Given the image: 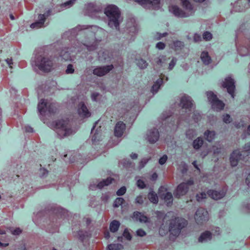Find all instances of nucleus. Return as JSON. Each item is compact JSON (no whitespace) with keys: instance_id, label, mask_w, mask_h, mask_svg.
<instances>
[{"instance_id":"b1692460","label":"nucleus","mask_w":250,"mask_h":250,"mask_svg":"<svg viewBox=\"0 0 250 250\" xmlns=\"http://www.w3.org/2000/svg\"><path fill=\"white\" fill-rule=\"evenodd\" d=\"M239 54L242 56L250 55V41L247 45L240 46L237 47Z\"/></svg>"},{"instance_id":"8fccbe9b","label":"nucleus","mask_w":250,"mask_h":250,"mask_svg":"<svg viewBox=\"0 0 250 250\" xmlns=\"http://www.w3.org/2000/svg\"><path fill=\"white\" fill-rule=\"evenodd\" d=\"M203 38L206 41H210L212 39V36L210 32L206 31L204 33Z\"/></svg>"},{"instance_id":"2f4dec72","label":"nucleus","mask_w":250,"mask_h":250,"mask_svg":"<svg viewBox=\"0 0 250 250\" xmlns=\"http://www.w3.org/2000/svg\"><path fill=\"white\" fill-rule=\"evenodd\" d=\"M120 226V223L116 220L112 221L109 225V229L111 232H115L118 231Z\"/></svg>"},{"instance_id":"c85d7f7f","label":"nucleus","mask_w":250,"mask_h":250,"mask_svg":"<svg viewBox=\"0 0 250 250\" xmlns=\"http://www.w3.org/2000/svg\"><path fill=\"white\" fill-rule=\"evenodd\" d=\"M53 212L56 214L57 218H59V217L61 218H64L67 214V212L66 210L59 207L55 208L53 210Z\"/></svg>"},{"instance_id":"49530a36","label":"nucleus","mask_w":250,"mask_h":250,"mask_svg":"<svg viewBox=\"0 0 250 250\" xmlns=\"http://www.w3.org/2000/svg\"><path fill=\"white\" fill-rule=\"evenodd\" d=\"M124 202V199L122 197L117 198L114 202L113 207L114 208H118L122 205Z\"/></svg>"},{"instance_id":"052dcab7","label":"nucleus","mask_w":250,"mask_h":250,"mask_svg":"<svg viewBox=\"0 0 250 250\" xmlns=\"http://www.w3.org/2000/svg\"><path fill=\"white\" fill-rule=\"evenodd\" d=\"M123 235L128 240H130L131 239V235L127 229H125L124 230Z\"/></svg>"},{"instance_id":"4be33fe9","label":"nucleus","mask_w":250,"mask_h":250,"mask_svg":"<svg viewBox=\"0 0 250 250\" xmlns=\"http://www.w3.org/2000/svg\"><path fill=\"white\" fill-rule=\"evenodd\" d=\"M163 187H161L159 189V195L161 198L165 200L167 206H170L173 202V196L171 192H167L166 193H162L161 191L163 189Z\"/></svg>"},{"instance_id":"a18cd8bd","label":"nucleus","mask_w":250,"mask_h":250,"mask_svg":"<svg viewBox=\"0 0 250 250\" xmlns=\"http://www.w3.org/2000/svg\"><path fill=\"white\" fill-rule=\"evenodd\" d=\"M207 95L208 101L210 102L211 104L217 99L216 95H215L212 92H207Z\"/></svg>"},{"instance_id":"423d86ee","label":"nucleus","mask_w":250,"mask_h":250,"mask_svg":"<svg viewBox=\"0 0 250 250\" xmlns=\"http://www.w3.org/2000/svg\"><path fill=\"white\" fill-rule=\"evenodd\" d=\"M246 156L250 157V143L245 145L244 150L242 153H240L238 150H235L232 152L229 158L231 166H236L240 160L246 161Z\"/></svg>"},{"instance_id":"4468645a","label":"nucleus","mask_w":250,"mask_h":250,"mask_svg":"<svg viewBox=\"0 0 250 250\" xmlns=\"http://www.w3.org/2000/svg\"><path fill=\"white\" fill-rule=\"evenodd\" d=\"M51 15V10L49 9L43 14H40L38 16V21L31 24L32 28H39L44 26L45 19Z\"/></svg>"},{"instance_id":"473e14b6","label":"nucleus","mask_w":250,"mask_h":250,"mask_svg":"<svg viewBox=\"0 0 250 250\" xmlns=\"http://www.w3.org/2000/svg\"><path fill=\"white\" fill-rule=\"evenodd\" d=\"M110 58L109 56V52L107 50L100 51L98 53V58L101 61H105Z\"/></svg>"},{"instance_id":"ea45409f","label":"nucleus","mask_w":250,"mask_h":250,"mask_svg":"<svg viewBox=\"0 0 250 250\" xmlns=\"http://www.w3.org/2000/svg\"><path fill=\"white\" fill-rule=\"evenodd\" d=\"M123 246L120 244H111L107 246L108 250H120Z\"/></svg>"},{"instance_id":"f704fd0d","label":"nucleus","mask_w":250,"mask_h":250,"mask_svg":"<svg viewBox=\"0 0 250 250\" xmlns=\"http://www.w3.org/2000/svg\"><path fill=\"white\" fill-rule=\"evenodd\" d=\"M163 83V80L161 78L159 79L153 85L151 88V92L154 94L157 92L161 85Z\"/></svg>"},{"instance_id":"de8ad7c7","label":"nucleus","mask_w":250,"mask_h":250,"mask_svg":"<svg viewBox=\"0 0 250 250\" xmlns=\"http://www.w3.org/2000/svg\"><path fill=\"white\" fill-rule=\"evenodd\" d=\"M121 163L123 166L126 168L132 167H134V165L128 159H124Z\"/></svg>"},{"instance_id":"e433bc0d","label":"nucleus","mask_w":250,"mask_h":250,"mask_svg":"<svg viewBox=\"0 0 250 250\" xmlns=\"http://www.w3.org/2000/svg\"><path fill=\"white\" fill-rule=\"evenodd\" d=\"M149 200L154 204H157L158 202V197L157 194L153 191H151L148 194Z\"/></svg>"},{"instance_id":"c756f323","label":"nucleus","mask_w":250,"mask_h":250,"mask_svg":"<svg viewBox=\"0 0 250 250\" xmlns=\"http://www.w3.org/2000/svg\"><path fill=\"white\" fill-rule=\"evenodd\" d=\"M201 59L205 65L209 64L211 62V58L207 52L203 51L201 55Z\"/></svg>"},{"instance_id":"cd10ccee","label":"nucleus","mask_w":250,"mask_h":250,"mask_svg":"<svg viewBox=\"0 0 250 250\" xmlns=\"http://www.w3.org/2000/svg\"><path fill=\"white\" fill-rule=\"evenodd\" d=\"M212 238V234L209 231H206L201 234L199 238V242H206L210 240Z\"/></svg>"},{"instance_id":"e2e57ef3","label":"nucleus","mask_w":250,"mask_h":250,"mask_svg":"<svg viewBox=\"0 0 250 250\" xmlns=\"http://www.w3.org/2000/svg\"><path fill=\"white\" fill-rule=\"evenodd\" d=\"M165 46L166 44L162 42H159L156 45V48L160 50L164 49Z\"/></svg>"},{"instance_id":"58836bf2","label":"nucleus","mask_w":250,"mask_h":250,"mask_svg":"<svg viewBox=\"0 0 250 250\" xmlns=\"http://www.w3.org/2000/svg\"><path fill=\"white\" fill-rule=\"evenodd\" d=\"M136 64L141 69L146 68L148 64L146 62L142 59L136 60Z\"/></svg>"},{"instance_id":"7c9ffc66","label":"nucleus","mask_w":250,"mask_h":250,"mask_svg":"<svg viewBox=\"0 0 250 250\" xmlns=\"http://www.w3.org/2000/svg\"><path fill=\"white\" fill-rule=\"evenodd\" d=\"M215 133L214 131L208 130L204 133L205 139L209 142H212L215 138Z\"/></svg>"},{"instance_id":"6e6552de","label":"nucleus","mask_w":250,"mask_h":250,"mask_svg":"<svg viewBox=\"0 0 250 250\" xmlns=\"http://www.w3.org/2000/svg\"><path fill=\"white\" fill-rule=\"evenodd\" d=\"M187 221L180 217H175L170 221L169 230L171 234L175 236L179 235L181 230L187 225Z\"/></svg>"},{"instance_id":"9b49d317","label":"nucleus","mask_w":250,"mask_h":250,"mask_svg":"<svg viewBox=\"0 0 250 250\" xmlns=\"http://www.w3.org/2000/svg\"><path fill=\"white\" fill-rule=\"evenodd\" d=\"M193 184V181L192 179L188 180L186 182L179 184L175 192L174 195L176 198H180L181 196L185 195L189 189V187Z\"/></svg>"},{"instance_id":"39448f33","label":"nucleus","mask_w":250,"mask_h":250,"mask_svg":"<svg viewBox=\"0 0 250 250\" xmlns=\"http://www.w3.org/2000/svg\"><path fill=\"white\" fill-rule=\"evenodd\" d=\"M184 10H182L176 5L169 7V11L175 16L186 18L192 15L194 13L193 6L188 0H181Z\"/></svg>"},{"instance_id":"ddd939ff","label":"nucleus","mask_w":250,"mask_h":250,"mask_svg":"<svg viewBox=\"0 0 250 250\" xmlns=\"http://www.w3.org/2000/svg\"><path fill=\"white\" fill-rule=\"evenodd\" d=\"M195 219L198 224H202L208 219V211L203 208H198L195 214Z\"/></svg>"},{"instance_id":"f3484780","label":"nucleus","mask_w":250,"mask_h":250,"mask_svg":"<svg viewBox=\"0 0 250 250\" xmlns=\"http://www.w3.org/2000/svg\"><path fill=\"white\" fill-rule=\"evenodd\" d=\"M113 68L112 64L97 66L93 70V73L99 77L103 76L110 72Z\"/></svg>"},{"instance_id":"4c0bfd02","label":"nucleus","mask_w":250,"mask_h":250,"mask_svg":"<svg viewBox=\"0 0 250 250\" xmlns=\"http://www.w3.org/2000/svg\"><path fill=\"white\" fill-rule=\"evenodd\" d=\"M96 124L97 123H95V124ZM95 126L96 125H95L92 128L91 132L92 134H93V135L92 136V141L93 143H95L97 141H99L100 139V134L99 131L98 130H96L95 131H94V128Z\"/></svg>"},{"instance_id":"20e7f679","label":"nucleus","mask_w":250,"mask_h":250,"mask_svg":"<svg viewBox=\"0 0 250 250\" xmlns=\"http://www.w3.org/2000/svg\"><path fill=\"white\" fill-rule=\"evenodd\" d=\"M104 13L107 17L108 26L112 29L118 30L120 24L123 21L119 8L115 5H108L105 8Z\"/></svg>"},{"instance_id":"f03ea898","label":"nucleus","mask_w":250,"mask_h":250,"mask_svg":"<svg viewBox=\"0 0 250 250\" xmlns=\"http://www.w3.org/2000/svg\"><path fill=\"white\" fill-rule=\"evenodd\" d=\"M180 106H181L182 112L185 111L184 114H181L178 119H174L173 116L169 112H164L161 115V120L163 124L165 122V124L167 123V125L166 126H168L169 128L174 129L178 125H180L182 120L188 121L189 117L190 114H192V118L195 122H198L201 119V115L199 112L194 110V105L193 101L190 97L184 95L181 99Z\"/></svg>"},{"instance_id":"13d9d810","label":"nucleus","mask_w":250,"mask_h":250,"mask_svg":"<svg viewBox=\"0 0 250 250\" xmlns=\"http://www.w3.org/2000/svg\"><path fill=\"white\" fill-rule=\"evenodd\" d=\"M143 202H144L143 197L142 195H140L137 196V197L135 199V203L136 204L141 205L143 203Z\"/></svg>"},{"instance_id":"a211bd4d","label":"nucleus","mask_w":250,"mask_h":250,"mask_svg":"<svg viewBox=\"0 0 250 250\" xmlns=\"http://www.w3.org/2000/svg\"><path fill=\"white\" fill-rule=\"evenodd\" d=\"M250 7V0H238L235 3L233 10L242 12Z\"/></svg>"},{"instance_id":"72a5a7b5","label":"nucleus","mask_w":250,"mask_h":250,"mask_svg":"<svg viewBox=\"0 0 250 250\" xmlns=\"http://www.w3.org/2000/svg\"><path fill=\"white\" fill-rule=\"evenodd\" d=\"M113 180V179L110 177L107 178V179L104 180H103L102 181H101L98 184V185L96 186V187L100 189H101L104 186H108L110 184H111Z\"/></svg>"},{"instance_id":"5701e85b","label":"nucleus","mask_w":250,"mask_h":250,"mask_svg":"<svg viewBox=\"0 0 250 250\" xmlns=\"http://www.w3.org/2000/svg\"><path fill=\"white\" fill-rule=\"evenodd\" d=\"M125 128V125L122 122H118L115 127L114 134L117 137L122 136Z\"/></svg>"},{"instance_id":"f257e3e1","label":"nucleus","mask_w":250,"mask_h":250,"mask_svg":"<svg viewBox=\"0 0 250 250\" xmlns=\"http://www.w3.org/2000/svg\"><path fill=\"white\" fill-rule=\"evenodd\" d=\"M105 33L104 30L97 26L78 25L66 32L65 35L68 37L69 40H72L73 38L77 36L83 34L88 35L89 37H86L84 40H82V42L77 41V43L75 44L73 48L77 49L78 52L81 51V49L83 47L90 51L96 49L101 41V39H97L96 36L98 37V35L101 34L104 35Z\"/></svg>"},{"instance_id":"1a4fd4ad","label":"nucleus","mask_w":250,"mask_h":250,"mask_svg":"<svg viewBox=\"0 0 250 250\" xmlns=\"http://www.w3.org/2000/svg\"><path fill=\"white\" fill-rule=\"evenodd\" d=\"M38 110L40 114L43 116L47 112L50 114L55 113L57 108L55 104L50 103L44 99H42L38 104Z\"/></svg>"},{"instance_id":"aec40b11","label":"nucleus","mask_w":250,"mask_h":250,"mask_svg":"<svg viewBox=\"0 0 250 250\" xmlns=\"http://www.w3.org/2000/svg\"><path fill=\"white\" fill-rule=\"evenodd\" d=\"M159 132L156 128L148 130L147 134V139L151 144L156 142L159 138Z\"/></svg>"},{"instance_id":"5fc2aeb1","label":"nucleus","mask_w":250,"mask_h":250,"mask_svg":"<svg viewBox=\"0 0 250 250\" xmlns=\"http://www.w3.org/2000/svg\"><path fill=\"white\" fill-rule=\"evenodd\" d=\"M137 186L140 189H143L146 187V184L145 182L140 179L137 180Z\"/></svg>"},{"instance_id":"c9c22d12","label":"nucleus","mask_w":250,"mask_h":250,"mask_svg":"<svg viewBox=\"0 0 250 250\" xmlns=\"http://www.w3.org/2000/svg\"><path fill=\"white\" fill-rule=\"evenodd\" d=\"M203 140L201 137H198L193 142V147L195 149H199L203 145Z\"/></svg>"},{"instance_id":"680f3d73","label":"nucleus","mask_w":250,"mask_h":250,"mask_svg":"<svg viewBox=\"0 0 250 250\" xmlns=\"http://www.w3.org/2000/svg\"><path fill=\"white\" fill-rule=\"evenodd\" d=\"M163 57H162V58H156L154 59V62L156 63V64L158 65H162L163 62Z\"/></svg>"},{"instance_id":"774afa93","label":"nucleus","mask_w":250,"mask_h":250,"mask_svg":"<svg viewBox=\"0 0 250 250\" xmlns=\"http://www.w3.org/2000/svg\"><path fill=\"white\" fill-rule=\"evenodd\" d=\"M194 42H198L201 40V37L198 34H195L193 37Z\"/></svg>"},{"instance_id":"4d7b16f0","label":"nucleus","mask_w":250,"mask_h":250,"mask_svg":"<svg viewBox=\"0 0 250 250\" xmlns=\"http://www.w3.org/2000/svg\"><path fill=\"white\" fill-rule=\"evenodd\" d=\"M167 159V155H164L162 157H161L159 160V163L163 165L166 163Z\"/></svg>"},{"instance_id":"7ed1b4c3","label":"nucleus","mask_w":250,"mask_h":250,"mask_svg":"<svg viewBox=\"0 0 250 250\" xmlns=\"http://www.w3.org/2000/svg\"><path fill=\"white\" fill-rule=\"evenodd\" d=\"M55 62L54 57L41 49L39 51H36L35 56L32 58L31 64L42 72H49L53 68Z\"/></svg>"},{"instance_id":"09e8293b","label":"nucleus","mask_w":250,"mask_h":250,"mask_svg":"<svg viewBox=\"0 0 250 250\" xmlns=\"http://www.w3.org/2000/svg\"><path fill=\"white\" fill-rule=\"evenodd\" d=\"M196 198L198 202H201L207 198V194L204 192L197 194Z\"/></svg>"},{"instance_id":"864d4df0","label":"nucleus","mask_w":250,"mask_h":250,"mask_svg":"<svg viewBox=\"0 0 250 250\" xmlns=\"http://www.w3.org/2000/svg\"><path fill=\"white\" fill-rule=\"evenodd\" d=\"M126 190V188L125 187H122L117 190L116 194L118 196L123 195L125 193Z\"/></svg>"},{"instance_id":"a19ab883","label":"nucleus","mask_w":250,"mask_h":250,"mask_svg":"<svg viewBox=\"0 0 250 250\" xmlns=\"http://www.w3.org/2000/svg\"><path fill=\"white\" fill-rule=\"evenodd\" d=\"M78 235H79V239L82 241H83L86 238H88V237H89L90 234H89V233L88 232L83 231L82 230H80L78 232Z\"/></svg>"},{"instance_id":"412c9836","label":"nucleus","mask_w":250,"mask_h":250,"mask_svg":"<svg viewBox=\"0 0 250 250\" xmlns=\"http://www.w3.org/2000/svg\"><path fill=\"white\" fill-rule=\"evenodd\" d=\"M135 1L144 7H146L147 5H151L156 8L159 7L160 0H136Z\"/></svg>"},{"instance_id":"6e6d98bb","label":"nucleus","mask_w":250,"mask_h":250,"mask_svg":"<svg viewBox=\"0 0 250 250\" xmlns=\"http://www.w3.org/2000/svg\"><path fill=\"white\" fill-rule=\"evenodd\" d=\"M177 62V59L175 58H173L170 63H169L168 69L171 70L174 66L175 65Z\"/></svg>"},{"instance_id":"79ce46f5","label":"nucleus","mask_w":250,"mask_h":250,"mask_svg":"<svg viewBox=\"0 0 250 250\" xmlns=\"http://www.w3.org/2000/svg\"><path fill=\"white\" fill-rule=\"evenodd\" d=\"M173 48L175 50L181 49L184 46V43L179 41H176L173 43Z\"/></svg>"},{"instance_id":"0e129e2a","label":"nucleus","mask_w":250,"mask_h":250,"mask_svg":"<svg viewBox=\"0 0 250 250\" xmlns=\"http://www.w3.org/2000/svg\"><path fill=\"white\" fill-rule=\"evenodd\" d=\"M137 235L138 236L143 237L146 235V232L142 229H139L136 231Z\"/></svg>"},{"instance_id":"393cba45","label":"nucleus","mask_w":250,"mask_h":250,"mask_svg":"<svg viewBox=\"0 0 250 250\" xmlns=\"http://www.w3.org/2000/svg\"><path fill=\"white\" fill-rule=\"evenodd\" d=\"M75 50H71L68 51V48H66L64 50H62L61 51H58L57 54L59 55L58 57H61L65 61L69 60L71 59L70 53L69 51L73 52ZM58 58V57H57Z\"/></svg>"},{"instance_id":"bb28decb","label":"nucleus","mask_w":250,"mask_h":250,"mask_svg":"<svg viewBox=\"0 0 250 250\" xmlns=\"http://www.w3.org/2000/svg\"><path fill=\"white\" fill-rule=\"evenodd\" d=\"M211 105L212 108L214 109V110L218 111H220L224 108L225 104L222 101L219 100L217 98L211 104Z\"/></svg>"},{"instance_id":"6ab92c4d","label":"nucleus","mask_w":250,"mask_h":250,"mask_svg":"<svg viewBox=\"0 0 250 250\" xmlns=\"http://www.w3.org/2000/svg\"><path fill=\"white\" fill-rule=\"evenodd\" d=\"M77 112L79 116L83 118L90 117L91 114L85 104L82 102L78 105Z\"/></svg>"},{"instance_id":"a878e982","label":"nucleus","mask_w":250,"mask_h":250,"mask_svg":"<svg viewBox=\"0 0 250 250\" xmlns=\"http://www.w3.org/2000/svg\"><path fill=\"white\" fill-rule=\"evenodd\" d=\"M133 218L141 223H146L148 221V218L146 216L138 211H135L134 212Z\"/></svg>"},{"instance_id":"c03bdc74","label":"nucleus","mask_w":250,"mask_h":250,"mask_svg":"<svg viewBox=\"0 0 250 250\" xmlns=\"http://www.w3.org/2000/svg\"><path fill=\"white\" fill-rule=\"evenodd\" d=\"M196 135V131L195 129H189L186 132V136L189 139H192Z\"/></svg>"},{"instance_id":"9d476101","label":"nucleus","mask_w":250,"mask_h":250,"mask_svg":"<svg viewBox=\"0 0 250 250\" xmlns=\"http://www.w3.org/2000/svg\"><path fill=\"white\" fill-rule=\"evenodd\" d=\"M138 30V28L135 20L134 19H130L126 23L125 32L129 34L130 37H127L126 39L130 41H133Z\"/></svg>"},{"instance_id":"338daca9","label":"nucleus","mask_w":250,"mask_h":250,"mask_svg":"<svg viewBox=\"0 0 250 250\" xmlns=\"http://www.w3.org/2000/svg\"><path fill=\"white\" fill-rule=\"evenodd\" d=\"M11 232L14 235H19L21 232V229L19 228H18L12 230Z\"/></svg>"},{"instance_id":"3c124183","label":"nucleus","mask_w":250,"mask_h":250,"mask_svg":"<svg viewBox=\"0 0 250 250\" xmlns=\"http://www.w3.org/2000/svg\"><path fill=\"white\" fill-rule=\"evenodd\" d=\"M74 72V69L72 64H69L67 65V68L65 70V73L67 74H73Z\"/></svg>"},{"instance_id":"dca6fc26","label":"nucleus","mask_w":250,"mask_h":250,"mask_svg":"<svg viewBox=\"0 0 250 250\" xmlns=\"http://www.w3.org/2000/svg\"><path fill=\"white\" fill-rule=\"evenodd\" d=\"M234 84V80L230 77H227L222 84L223 87L227 88L228 92L232 98L234 97V92L235 88Z\"/></svg>"},{"instance_id":"603ef678","label":"nucleus","mask_w":250,"mask_h":250,"mask_svg":"<svg viewBox=\"0 0 250 250\" xmlns=\"http://www.w3.org/2000/svg\"><path fill=\"white\" fill-rule=\"evenodd\" d=\"M148 161L149 159L147 158H143V159H142V160L139 163V168L141 169L145 167V166L147 164Z\"/></svg>"},{"instance_id":"2eb2a0df","label":"nucleus","mask_w":250,"mask_h":250,"mask_svg":"<svg viewBox=\"0 0 250 250\" xmlns=\"http://www.w3.org/2000/svg\"><path fill=\"white\" fill-rule=\"evenodd\" d=\"M228 188L227 186H224L220 191L210 189L207 192V194L212 199L217 200L223 198L227 191Z\"/></svg>"},{"instance_id":"37998d69","label":"nucleus","mask_w":250,"mask_h":250,"mask_svg":"<svg viewBox=\"0 0 250 250\" xmlns=\"http://www.w3.org/2000/svg\"><path fill=\"white\" fill-rule=\"evenodd\" d=\"M76 0H69L62 4L61 7L68 8L72 6L76 2Z\"/></svg>"},{"instance_id":"bf43d9fd","label":"nucleus","mask_w":250,"mask_h":250,"mask_svg":"<svg viewBox=\"0 0 250 250\" xmlns=\"http://www.w3.org/2000/svg\"><path fill=\"white\" fill-rule=\"evenodd\" d=\"M223 121L226 123H229L231 121L230 116L229 114H226L223 116Z\"/></svg>"},{"instance_id":"0eeeda50","label":"nucleus","mask_w":250,"mask_h":250,"mask_svg":"<svg viewBox=\"0 0 250 250\" xmlns=\"http://www.w3.org/2000/svg\"><path fill=\"white\" fill-rule=\"evenodd\" d=\"M55 131L60 138L69 136L74 133L67 120H59L55 123Z\"/></svg>"},{"instance_id":"69168bd1","label":"nucleus","mask_w":250,"mask_h":250,"mask_svg":"<svg viewBox=\"0 0 250 250\" xmlns=\"http://www.w3.org/2000/svg\"><path fill=\"white\" fill-rule=\"evenodd\" d=\"M100 96V94L97 92H94L91 94V99L93 101H97V98Z\"/></svg>"},{"instance_id":"f8f14e48","label":"nucleus","mask_w":250,"mask_h":250,"mask_svg":"<svg viewBox=\"0 0 250 250\" xmlns=\"http://www.w3.org/2000/svg\"><path fill=\"white\" fill-rule=\"evenodd\" d=\"M84 13L92 18H98L102 14V11L95 4L89 3L85 5Z\"/></svg>"}]
</instances>
